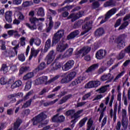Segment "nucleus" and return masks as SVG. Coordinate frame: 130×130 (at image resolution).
<instances>
[{"label": "nucleus", "instance_id": "nucleus-1", "mask_svg": "<svg viewBox=\"0 0 130 130\" xmlns=\"http://www.w3.org/2000/svg\"><path fill=\"white\" fill-rule=\"evenodd\" d=\"M45 20V19L44 18L38 19L36 17H31L29 18V22L30 24L29 23H24V25L32 31L36 30L37 28L38 30H42V23L39 22V20L44 22Z\"/></svg>", "mask_w": 130, "mask_h": 130}, {"label": "nucleus", "instance_id": "nucleus-2", "mask_svg": "<svg viewBox=\"0 0 130 130\" xmlns=\"http://www.w3.org/2000/svg\"><path fill=\"white\" fill-rule=\"evenodd\" d=\"M64 35V30L60 29L54 34L52 40V46L56 45L60 41V39Z\"/></svg>", "mask_w": 130, "mask_h": 130}, {"label": "nucleus", "instance_id": "nucleus-3", "mask_svg": "<svg viewBox=\"0 0 130 130\" xmlns=\"http://www.w3.org/2000/svg\"><path fill=\"white\" fill-rule=\"evenodd\" d=\"M46 118H47V115L43 112L35 117V120H37L38 122L41 123L42 125H45L48 123L49 120H45Z\"/></svg>", "mask_w": 130, "mask_h": 130}, {"label": "nucleus", "instance_id": "nucleus-4", "mask_svg": "<svg viewBox=\"0 0 130 130\" xmlns=\"http://www.w3.org/2000/svg\"><path fill=\"white\" fill-rule=\"evenodd\" d=\"M125 38V35L123 34L120 35L117 39H115V42L117 44V47L118 49H122V48L125 46V43H124Z\"/></svg>", "mask_w": 130, "mask_h": 130}, {"label": "nucleus", "instance_id": "nucleus-5", "mask_svg": "<svg viewBox=\"0 0 130 130\" xmlns=\"http://www.w3.org/2000/svg\"><path fill=\"white\" fill-rule=\"evenodd\" d=\"M60 57H61V55H59L52 63L53 68H52V71H57V70L61 69L62 63L60 61L61 60Z\"/></svg>", "mask_w": 130, "mask_h": 130}, {"label": "nucleus", "instance_id": "nucleus-6", "mask_svg": "<svg viewBox=\"0 0 130 130\" xmlns=\"http://www.w3.org/2000/svg\"><path fill=\"white\" fill-rule=\"evenodd\" d=\"M106 54H107V51L106 50L100 49L96 52L95 57L97 59L100 60L103 59V58H105Z\"/></svg>", "mask_w": 130, "mask_h": 130}, {"label": "nucleus", "instance_id": "nucleus-7", "mask_svg": "<svg viewBox=\"0 0 130 130\" xmlns=\"http://www.w3.org/2000/svg\"><path fill=\"white\" fill-rule=\"evenodd\" d=\"M52 120L53 122L61 123V122H63L66 120V117L63 115L59 116L58 114H57L52 118Z\"/></svg>", "mask_w": 130, "mask_h": 130}, {"label": "nucleus", "instance_id": "nucleus-8", "mask_svg": "<svg viewBox=\"0 0 130 130\" xmlns=\"http://www.w3.org/2000/svg\"><path fill=\"white\" fill-rule=\"evenodd\" d=\"M101 85V82L98 80H94L89 81L86 84V88L87 89H91L92 88H97L99 86Z\"/></svg>", "mask_w": 130, "mask_h": 130}, {"label": "nucleus", "instance_id": "nucleus-9", "mask_svg": "<svg viewBox=\"0 0 130 130\" xmlns=\"http://www.w3.org/2000/svg\"><path fill=\"white\" fill-rule=\"evenodd\" d=\"M114 79V76L112 75L111 73H109L108 74H105L101 76V81L104 82L107 81L106 83H110L112 81V80Z\"/></svg>", "mask_w": 130, "mask_h": 130}, {"label": "nucleus", "instance_id": "nucleus-10", "mask_svg": "<svg viewBox=\"0 0 130 130\" xmlns=\"http://www.w3.org/2000/svg\"><path fill=\"white\" fill-rule=\"evenodd\" d=\"M74 64H75V61L73 60H70L64 64L62 67V69L63 71L67 72V71L71 70V69L74 67Z\"/></svg>", "mask_w": 130, "mask_h": 130}, {"label": "nucleus", "instance_id": "nucleus-11", "mask_svg": "<svg viewBox=\"0 0 130 130\" xmlns=\"http://www.w3.org/2000/svg\"><path fill=\"white\" fill-rule=\"evenodd\" d=\"M122 126L126 127V124L127 123V117H126V110L123 109L122 110Z\"/></svg>", "mask_w": 130, "mask_h": 130}, {"label": "nucleus", "instance_id": "nucleus-12", "mask_svg": "<svg viewBox=\"0 0 130 130\" xmlns=\"http://www.w3.org/2000/svg\"><path fill=\"white\" fill-rule=\"evenodd\" d=\"M125 53H128V54L130 53V44L124 50L121 51L119 55L117 56V59L119 60L122 59L125 56Z\"/></svg>", "mask_w": 130, "mask_h": 130}, {"label": "nucleus", "instance_id": "nucleus-13", "mask_svg": "<svg viewBox=\"0 0 130 130\" xmlns=\"http://www.w3.org/2000/svg\"><path fill=\"white\" fill-rule=\"evenodd\" d=\"M68 47H69V44L68 43L63 42L60 43L57 46L56 50L58 52H63Z\"/></svg>", "mask_w": 130, "mask_h": 130}, {"label": "nucleus", "instance_id": "nucleus-14", "mask_svg": "<svg viewBox=\"0 0 130 130\" xmlns=\"http://www.w3.org/2000/svg\"><path fill=\"white\" fill-rule=\"evenodd\" d=\"M83 111H84V110L81 109L77 111L76 113H74L73 116H72V119L73 118L74 119L72 120L71 121L73 124H76V123L78 122V118L80 117V114H81Z\"/></svg>", "mask_w": 130, "mask_h": 130}, {"label": "nucleus", "instance_id": "nucleus-15", "mask_svg": "<svg viewBox=\"0 0 130 130\" xmlns=\"http://www.w3.org/2000/svg\"><path fill=\"white\" fill-rule=\"evenodd\" d=\"M54 54V51L52 50L46 57V60H47V64L48 66L50 64V63L53 61V59H54V55H53Z\"/></svg>", "mask_w": 130, "mask_h": 130}, {"label": "nucleus", "instance_id": "nucleus-16", "mask_svg": "<svg viewBox=\"0 0 130 130\" xmlns=\"http://www.w3.org/2000/svg\"><path fill=\"white\" fill-rule=\"evenodd\" d=\"M47 19H49V22L48 27L46 29V31L47 33H49L52 30V28H53L54 22L52 20V16L49 15L47 17Z\"/></svg>", "mask_w": 130, "mask_h": 130}, {"label": "nucleus", "instance_id": "nucleus-17", "mask_svg": "<svg viewBox=\"0 0 130 130\" xmlns=\"http://www.w3.org/2000/svg\"><path fill=\"white\" fill-rule=\"evenodd\" d=\"M80 34V31L79 30H75L71 32L67 37V40H72L74 38H76Z\"/></svg>", "mask_w": 130, "mask_h": 130}, {"label": "nucleus", "instance_id": "nucleus-18", "mask_svg": "<svg viewBox=\"0 0 130 130\" xmlns=\"http://www.w3.org/2000/svg\"><path fill=\"white\" fill-rule=\"evenodd\" d=\"M46 82H48L47 76L41 77L35 81V83L37 85L44 84V83H46Z\"/></svg>", "mask_w": 130, "mask_h": 130}, {"label": "nucleus", "instance_id": "nucleus-19", "mask_svg": "<svg viewBox=\"0 0 130 130\" xmlns=\"http://www.w3.org/2000/svg\"><path fill=\"white\" fill-rule=\"evenodd\" d=\"M40 52V50H35L34 48H32L30 50V55L29 57V60H31L33 58V56H34V57H37V55H38V53H39Z\"/></svg>", "mask_w": 130, "mask_h": 130}, {"label": "nucleus", "instance_id": "nucleus-20", "mask_svg": "<svg viewBox=\"0 0 130 130\" xmlns=\"http://www.w3.org/2000/svg\"><path fill=\"white\" fill-rule=\"evenodd\" d=\"M90 22H86L84 25L82 26V29H83L84 31L82 32V35H84V34L88 33V32L91 30V28L90 27Z\"/></svg>", "mask_w": 130, "mask_h": 130}, {"label": "nucleus", "instance_id": "nucleus-21", "mask_svg": "<svg viewBox=\"0 0 130 130\" xmlns=\"http://www.w3.org/2000/svg\"><path fill=\"white\" fill-rule=\"evenodd\" d=\"M71 98H73V94H69L68 95H65L59 101L58 104L59 105H61V104H63V103H66L68 100H70Z\"/></svg>", "mask_w": 130, "mask_h": 130}, {"label": "nucleus", "instance_id": "nucleus-22", "mask_svg": "<svg viewBox=\"0 0 130 130\" xmlns=\"http://www.w3.org/2000/svg\"><path fill=\"white\" fill-rule=\"evenodd\" d=\"M13 15V12L12 11H7L5 13V18L7 22L8 23H12L13 21V18H12V15Z\"/></svg>", "mask_w": 130, "mask_h": 130}, {"label": "nucleus", "instance_id": "nucleus-23", "mask_svg": "<svg viewBox=\"0 0 130 130\" xmlns=\"http://www.w3.org/2000/svg\"><path fill=\"white\" fill-rule=\"evenodd\" d=\"M109 86V84L102 86L100 88L96 89V92L99 93V94H104V93L107 92L108 88Z\"/></svg>", "mask_w": 130, "mask_h": 130}, {"label": "nucleus", "instance_id": "nucleus-24", "mask_svg": "<svg viewBox=\"0 0 130 130\" xmlns=\"http://www.w3.org/2000/svg\"><path fill=\"white\" fill-rule=\"evenodd\" d=\"M50 47H51V40L50 39H49L46 41L45 48L43 51L44 53H46V52L49 50Z\"/></svg>", "mask_w": 130, "mask_h": 130}, {"label": "nucleus", "instance_id": "nucleus-25", "mask_svg": "<svg viewBox=\"0 0 130 130\" xmlns=\"http://www.w3.org/2000/svg\"><path fill=\"white\" fill-rule=\"evenodd\" d=\"M82 81H84V77L80 76L78 77L74 81H72L71 83V86H77L78 84L82 83Z\"/></svg>", "mask_w": 130, "mask_h": 130}, {"label": "nucleus", "instance_id": "nucleus-26", "mask_svg": "<svg viewBox=\"0 0 130 130\" xmlns=\"http://www.w3.org/2000/svg\"><path fill=\"white\" fill-rule=\"evenodd\" d=\"M98 68H99V63L93 64L86 70V73H92V72H94Z\"/></svg>", "mask_w": 130, "mask_h": 130}, {"label": "nucleus", "instance_id": "nucleus-27", "mask_svg": "<svg viewBox=\"0 0 130 130\" xmlns=\"http://www.w3.org/2000/svg\"><path fill=\"white\" fill-rule=\"evenodd\" d=\"M105 31L104 29H103V27H100L95 30L94 32V35L96 37H100V36H102V35H103Z\"/></svg>", "mask_w": 130, "mask_h": 130}, {"label": "nucleus", "instance_id": "nucleus-28", "mask_svg": "<svg viewBox=\"0 0 130 130\" xmlns=\"http://www.w3.org/2000/svg\"><path fill=\"white\" fill-rule=\"evenodd\" d=\"M23 121L20 118L16 119V121L14 122L13 130H18L21 124H22Z\"/></svg>", "mask_w": 130, "mask_h": 130}, {"label": "nucleus", "instance_id": "nucleus-29", "mask_svg": "<svg viewBox=\"0 0 130 130\" xmlns=\"http://www.w3.org/2000/svg\"><path fill=\"white\" fill-rule=\"evenodd\" d=\"M18 96H20V93H14L9 95L8 96V100H11L12 99V100H11V102H12V103H14V102H16V101H17V100L16 99V98H15V97H18Z\"/></svg>", "mask_w": 130, "mask_h": 130}, {"label": "nucleus", "instance_id": "nucleus-30", "mask_svg": "<svg viewBox=\"0 0 130 130\" xmlns=\"http://www.w3.org/2000/svg\"><path fill=\"white\" fill-rule=\"evenodd\" d=\"M88 120V117H85L82 119L78 123V125L79 127V128H81V127H83L84 125L86 124V122Z\"/></svg>", "mask_w": 130, "mask_h": 130}, {"label": "nucleus", "instance_id": "nucleus-31", "mask_svg": "<svg viewBox=\"0 0 130 130\" xmlns=\"http://www.w3.org/2000/svg\"><path fill=\"white\" fill-rule=\"evenodd\" d=\"M76 112V111L74 109H71L69 110L64 113L65 116H71V118L72 119V117L74 116V115L75 114V113Z\"/></svg>", "mask_w": 130, "mask_h": 130}, {"label": "nucleus", "instance_id": "nucleus-32", "mask_svg": "<svg viewBox=\"0 0 130 130\" xmlns=\"http://www.w3.org/2000/svg\"><path fill=\"white\" fill-rule=\"evenodd\" d=\"M32 87V80H28L26 82L24 87V91H29Z\"/></svg>", "mask_w": 130, "mask_h": 130}, {"label": "nucleus", "instance_id": "nucleus-33", "mask_svg": "<svg viewBox=\"0 0 130 130\" xmlns=\"http://www.w3.org/2000/svg\"><path fill=\"white\" fill-rule=\"evenodd\" d=\"M73 51H74V49L73 48H70L68 49L66 51V52L64 53V56L65 57H70V56H72Z\"/></svg>", "mask_w": 130, "mask_h": 130}, {"label": "nucleus", "instance_id": "nucleus-34", "mask_svg": "<svg viewBox=\"0 0 130 130\" xmlns=\"http://www.w3.org/2000/svg\"><path fill=\"white\" fill-rule=\"evenodd\" d=\"M22 84V81L17 80L12 85L11 87L12 89H15V88H18L20 87V86H21Z\"/></svg>", "mask_w": 130, "mask_h": 130}, {"label": "nucleus", "instance_id": "nucleus-35", "mask_svg": "<svg viewBox=\"0 0 130 130\" xmlns=\"http://www.w3.org/2000/svg\"><path fill=\"white\" fill-rule=\"evenodd\" d=\"M77 75V73L76 72H71L67 75V77H68V79L70 80V82L74 79L75 77H76Z\"/></svg>", "mask_w": 130, "mask_h": 130}, {"label": "nucleus", "instance_id": "nucleus-36", "mask_svg": "<svg viewBox=\"0 0 130 130\" xmlns=\"http://www.w3.org/2000/svg\"><path fill=\"white\" fill-rule=\"evenodd\" d=\"M33 77H34V73L29 72L24 76L23 80H24V81H26L27 80H29V79H31V78H33Z\"/></svg>", "mask_w": 130, "mask_h": 130}, {"label": "nucleus", "instance_id": "nucleus-37", "mask_svg": "<svg viewBox=\"0 0 130 130\" xmlns=\"http://www.w3.org/2000/svg\"><path fill=\"white\" fill-rule=\"evenodd\" d=\"M38 16H40L41 17H44L45 16V13L44 12V9L42 7H40L38 10L37 12Z\"/></svg>", "mask_w": 130, "mask_h": 130}, {"label": "nucleus", "instance_id": "nucleus-38", "mask_svg": "<svg viewBox=\"0 0 130 130\" xmlns=\"http://www.w3.org/2000/svg\"><path fill=\"white\" fill-rule=\"evenodd\" d=\"M58 101V99H56L54 100V101H51L49 102L48 103H44V106L45 107H47V106H49V105H53V104H55V103H56Z\"/></svg>", "mask_w": 130, "mask_h": 130}, {"label": "nucleus", "instance_id": "nucleus-39", "mask_svg": "<svg viewBox=\"0 0 130 130\" xmlns=\"http://www.w3.org/2000/svg\"><path fill=\"white\" fill-rule=\"evenodd\" d=\"M70 82H71V81L69 78V76L66 75L61 79L60 83L61 84H68V83H70Z\"/></svg>", "mask_w": 130, "mask_h": 130}, {"label": "nucleus", "instance_id": "nucleus-40", "mask_svg": "<svg viewBox=\"0 0 130 130\" xmlns=\"http://www.w3.org/2000/svg\"><path fill=\"white\" fill-rule=\"evenodd\" d=\"M117 113V104H115L114 106V112H113V121L116 122V114Z\"/></svg>", "mask_w": 130, "mask_h": 130}, {"label": "nucleus", "instance_id": "nucleus-41", "mask_svg": "<svg viewBox=\"0 0 130 130\" xmlns=\"http://www.w3.org/2000/svg\"><path fill=\"white\" fill-rule=\"evenodd\" d=\"M82 50L83 51V56H85L86 54H87V53H89V52H90V51L91 50V48L88 46L83 47L82 48Z\"/></svg>", "mask_w": 130, "mask_h": 130}, {"label": "nucleus", "instance_id": "nucleus-42", "mask_svg": "<svg viewBox=\"0 0 130 130\" xmlns=\"http://www.w3.org/2000/svg\"><path fill=\"white\" fill-rule=\"evenodd\" d=\"M105 5L106 7H114L115 6V3L114 2V0H109L106 2Z\"/></svg>", "mask_w": 130, "mask_h": 130}, {"label": "nucleus", "instance_id": "nucleus-43", "mask_svg": "<svg viewBox=\"0 0 130 130\" xmlns=\"http://www.w3.org/2000/svg\"><path fill=\"white\" fill-rule=\"evenodd\" d=\"M72 9H73V6H67L58 9V12H64L65 11H69V10H71Z\"/></svg>", "mask_w": 130, "mask_h": 130}, {"label": "nucleus", "instance_id": "nucleus-44", "mask_svg": "<svg viewBox=\"0 0 130 130\" xmlns=\"http://www.w3.org/2000/svg\"><path fill=\"white\" fill-rule=\"evenodd\" d=\"M68 19H72L71 22H75V21H77L79 19V17L76 14L72 13L69 15Z\"/></svg>", "mask_w": 130, "mask_h": 130}, {"label": "nucleus", "instance_id": "nucleus-45", "mask_svg": "<svg viewBox=\"0 0 130 130\" xmlns=\"http://www.w3.org/2000/svg\"><path fill=\"white\" fill-rule=\"evenodd\" d=\"M128 21H124L120 26L118 28V30H123V29H125L127 26H128Z\"/></svg>", "mask_w": 130, "mask_h": 130}, {"label": "nucleus", "instance_id": "nucleus-46", "mask_svg": "<svg viewBox=\"0 0 130 130\" xmlns=\"http://www.w3.org/2000/svg\"><path fill=\"white\" fill-rule=\"evenodd\" d=\"M33 5V2L32 1H25L23 3L22 6L24 8H27V7H30Z\"/></svg>", "mask_w": 130, "mask_h": 130}, {"label": "nucleus", "instance_id": "nucleus-47", "mask_svg": "<svg viewBox=\"0 0 130 130\" xmlns=\"http://www.w3.org/2000/svg\"><path fill=\"white\" fill-rule=\"evenodd\" d=\"M9 69V67L8 66H7V64L3 63L2 65L1 69H0V71L1 72H4V73H7L8 72V70Z\"/></svg>", "mask_w": 130, "mask_h": 130}, {"label": "nucleus", "instance_id": "nucleus-48", "mask_svg": "<svg viewBox=\"0 0 130 130\" xmlns=\"http://www.w3.org/2000/svg\"><path fill=\"white\" fill-rule=\"evenodd\" d=\"M58 78L59 77L58 76L54 77L53 78L49 80L47 82L45 83V85H48L49 84H51V83H53L54 81H56V80L58 79Z\"/></svg>", "mask_w": 130, "mask_h": 130}, {"label": "nucleus", "instance_id": "nucleus-49", "mask_svg": "<svg viewBox=\"0 0 130 130\" xmlns=\"http://www.w3.org/2000/svg\"><path fill=\"white\" fill-rule=\"evenodd\" d=\"M29 70V67H22L20 68V69L19 70V75H23V74H24V73L27 72V71H28Z\"/></svg>", "mask_w": 130, "mask_h": 130}, {"label": "nucleus", "instance_id": "nucleus-50", "mask_svg": "<svg viewBox=\"0 0 130 130\" xmlns=\"http://www.w3.org/2000/svg\"><path fill=\"white\" fill-rule=\"evenodd\" d=\"M32 99H30L29 100L27 101L25 103L23 104L22 107L23 108H27V107H29L30 105H31V103H32Z\"/></svg>", "mask_w": 130, "mask_h": 130}, {"label": "nucleus", "instance_id": "nucleus-51", "mask_svg": "<svg viewBox=\"0 0 130 130\" xmlns=\"http://www.w3.org/2000/svg\"><path fill=\"white\" fill-rule=\"evenodd\" d=\"M81 21H77L75 22L74 24L73 25V29H78L81 27Z\"/></svg>", "mask_w": 130, "mask_h": 130}, {"label": "nucleus", "instance_id": "nucleus-52", "mask_svg": "<svg viewBox=\"0 0 130 130\" xmlns=\"http://www.w3.org/2000/svg\"><path fill=\"white\" fill-rule=\"evenodd\" d=\"M123 75H124V71H122V72L120 73L114 78V82H116L117 80H118V79H120V78H121V77H122V76H123Z\"/></svg>", "mask_w": 130, "mask_h": 130}, {"label": "nucleus", "instance_id": "nucleus-53", "mask_svg": "<svg viewBox=\"0 0 130 130\" xmlns=\"http://www.w3.org/2000/svg\"><path fill=\"white\" fill-rule=\"evenodd\" d=\"M45 68H46V64L44 62H41L39 66V70L40 71H42V70H44Z\"/></svg>", "mask_w": 130, "mask_h": 130}, {"label": "nucleus", "instance_id": "nucleus-54", "mask_svg": "<svg viewBox=\"0 0 130 130\" xmlns=\"http://www.w3.org/2000/svg\"><path fill=\"white\" fill-rule=\"evenodd\" d=\"M121 20H122V18H120L116 20V21L114 24L115 28H117V27H118V26H119L120 25V24H121Z\"/></svg>", "mask_w": 130, "mask_h": 130}, {"label": "nucleus", "instance_id": "nucleus-55", "mask_svg": "<svg viewBox=\"0 0 130 130\" xmlns=\"http://www.w3.org/2000/svg\"><path fill=\"white\" fill-rule=\"evenodd\" d=\"M121 20H122V18H120L116 20V21L114 24L115 28H117V27H118V26H119L120 25V24H121Z\"/></svg>", "mask_w": 130, "mask_h": 130}, {"label": "nucleus", "instance_id": "nucleus-56", "mask_svg": "<svg viewBox=\"0 0 130 130\" xmlns=\"http://www.w3.org/2000/svg\"><path fill=\"white\" fill-rule=\"evenodd\" d=\"M91 92H88L87 93L84 94L82 98V100L83 101H85V100H87V99H88V98H89V97L91 96Z\"/></svg>", "mask_w": 130, "mask_h": 130}, {"label": "nucleus", "instance_id": "nucleus-57", "mask_svg": "<svg viewBox=\"0 0 130 130\" xmlns=\"http://www.w3.org/2000/svg\"><path fill=\"white\" fill-rule=\"evenodd\" d=\"M8 54L9 57H15L17 55V54L13 50L8 51Z\"/></svg>", "mask_w": 130, "mask_h": 130}, {"label": "nucleus", "instance_id": "nucleus-58", "mask_svg": "<svg viewBox=\"0 0 130 130\" xmlns=\"http://www.w3.org/2000/svg\"><path fill=\"white\" fill-rule=\"evenodd\" d=\"M18 59L20 61H25V55L24 54H18Z\"/></svg>", "mask_w": 130, "mask_h": 130}, {"label": "nucleus", "instance_id": "nucleus-59", "mask_svg": "<svg viewBox=\"0 0 130 130\" xmlns=\"http://www.w3.org/2000/svg\"><path fill=\"white\" fill-rule=\"evenodd\" d=\"M23 0H13L12 4L15 5V6H19L22 4V1Z\"/></svg>", "mask_w": 130, "mask_h": 130}, {"label": "nucleus", "instance_id": "nucleus-60", "mask_svg": "<svg viewBox=\"0 0 130 130\" xmlns=\"http://www.w3.org/2000/svg\"><path fill=\"white\" fill-rule=\"evenodd\" d=\"M35 44L37 46H40L41 45V40L39 38L35 39Z\"/></svg>", "mask_w": 130, "mask_h": 130}, {"label": "nucleus", "instance_id": "nucleus-61", "mask_svg": "<svg viewBox=\"0 0 130 130\" xmlns=\"http://www.w3.org/2000/svg\"><path fill=\"white\" fill-rule=\"evenodd\" d=\"M18 20H20V21H24L25 20V16L21 13H19L18 14Z\"/></svg>", "mask_w": 130, "mask_h": 130}, {"label": "nucleus", "instance_id": "nucleus-62", "mask_svg": "<svg viewBox=\"0 0 130 130\" xmlns=\"http://www.w3.org/2000/svg\"><path fill=\"white\" fill-rule=\"evenodd\" d=\"M25 40H26V38L25 37L21 38V39H20V45L21 46H24L26 45V42H25Z\"/></svg>", "mask_w": 130, "mask_h": 130}, {"label": "nucleus", "instance_id": "nucleus-63", "mask_svg": "<svg viewBox=\"0 0 130 130\" xmlns=\"http://www.w3.org/2000/svg\"><path fill=\"white\" fill-rule=\"evenodd\" d=\"M106 68H101L99 69L98 71V73L99 74V75H101V74H102L103 73H104V72H105V71H106Z\"/></svg>", "mask_w": 130, "mask_h": 130}, {"label": "nucleus", "instance_id": "nucleus-64", "mask_svg": "<svg viewBox=\"0 0 130 130\" xmlns=\"http://www.w3.org/2000/svg\"><path fill=\"white\" fill-rule=\"evenodd\" d=\"M121 127V122H120V121H118L117 122V124L115 126V128L116 130H120Z\"/></svg>", "mask_w": 130, "mask_h": 130}]
</instances>
